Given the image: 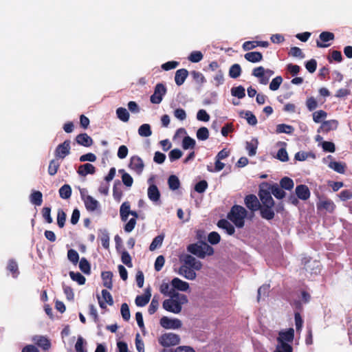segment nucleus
<instances>
[{"label":"nucleus","mask_w":352,"mask_h":352,"mask_svg":"<svg viewBox=\"0 0 352 352\" xmlns=\"http://www.w3.org/2000/svg\"><path fill=\"white\" fill-rule=\"evenodd\" d=\"M294 337V330L292 328L280 331L274 352H292L293 349L290 343L292 342Z\"/></svg>","instance_id":"nucleus-1"},{"label":"nucleus","mask_w":352,"mask_h":352,"mask_svg":"<svg viewBox=\"0 0 352 352\" xmlns=\"http://www.w3.org/2000/svg\"><path fill=\"white\" fill-rule=\"evenodd\" d=\"M188 302L187 297L184 294L179 293L170 296L168 299L165 300L163 302V308L174 314H179L181 312L182 309V305Z\"/></svg>","instance_id":"nucleus-2"},{"label":"nucleus","mask_w":352,"mask_h":352,"mask_svg":"<svg viewBox=\"0 0 352 352\" xmlns=\"http://www.w3.org/2000/svg\"><path fill=\"white\" fill-rule=\"evenodd\" d=\"M187 250L189 252L200 258H204L206 256H210L214 253L213 248L206 243L190 244L188 246Z\"/></svg>","instance_id":"nucleus-3"},{"label":"nucleus","mask_w":352,"mask_h":352,"mask_svg":"<svg viewBox=\"0 0 352 352\" xmlns=\"http://www.w3.org/2000/svg\"><path fill=\"white\" fill-rule=\"evenodd\" d=\"M246 216L247 210L243 206H234L228 214V219L237 228H243Z\"/></svg>","instance_id":"nucleus-4"},{"label":"nucleus","mask_w":352,"mask_h":352,"mask_svg":"<svg viewBox=\"0 0 352 352\" xmlns=\"http://www.w3.org/2000/svg\"><path fill=\"white\" fill-rule=\"evenodd\" d=\"M159 343L164 347H169L179 344L180 337L174 333H165L158 338Z\"/></svg>","instance_id":"nucleus-5"},{"label":"nucleus","mask_w":352,"mask_h":352,"mask_svg":"<svg viewBox=\"0 0 352 352\" xmlns=\"http://www.w3.org/2000/svg\"><path fill=\"white\" fill-rule=\"evenodd\" d=\"M160 325L166 329H178L182 327V322L178 318L163 316L160 320Z\"/></svg>","instance_id":"nucleus-6"},{"label":"nucleus","mask_w":352,"mask_h":352,"mask_svg":"<svg viewBox=\"0 0 352 352\" xmlns=\"http://www.w3.org/2000/svg\"><path fill=\"white\" fill-rule=\"evenodd\" d=\"M128 167L137 175H140L144 170V163L139 156L134 155L130 158Z\"/></svg>","instance_id":"nucleus-7"},{"label":"nucleus","mask_w":352,"mask_h":352,"mask_svg":"<svg viewBox=\"0 0 352 352\" xmlns=\"http://www.w3.org/2000/svg\"><path fill=\"white\" fill-rule=\"evenodd\" d=\"M166 92V89L164 85L159 83L155 87L153 94L151 96V102L153 104H160L163 98V96Z\"/></svg>","instance_id":"nucleus-8"},{"label":"nucleus","mask_w":352,"mask_h":352,"mask_svg":"<svg viewBox=\"0 0 352 352\" xmlns=\"http://www.w3.org/2000/svg\"><path fill=\"white\" fill-rule=\"evenodd\" d=\"M70 141L65 140L63 143L58 145L55 150V156L57 159H64L70 153Z\"/></svg>","instance_id":"nucleus-9"},{"label":"nucleus","mask_w":352,"mask_h":352,"mask_svg":"<svg viewBox=\"0 0 352 352\" xmlns=\"http://www.w3.org/2000/svg\"><path fill=\"white\" fill-rule=\"evenodd\" d=\"M195 271H197V270H194L193 268H192L189 266L182 264L179 267V268L177 271V273H178V274L183 276L186 279H188L190 280H193L197 277V274H196Z\"/></svg>","instance_id":"nucleus-10"},{"label":"nucleus","mask_w":352,"mask_h":352,"mask_svg":"<svg viewBox=\"0 0 352 352\" xmlns=\"http://www.w3.org/2000/svg\"><path fill=\"white\" fill-rule=\"evenodd\" d=\"M334 39V34L330 32H322L319 36V40L316 41L317 47H327L330 45L327 43Z\"/></svg>","instance_id":"nucleus-11"},{"label":"nucleus","mask_w":352,"mask_h":352,"mask_svg":"<svg viewBox=\"0 0 352 352\" xmlns=\"http://www.w3.org/2000/svg\"><path fill=\"white\" fill-rule=\"evenodd\" d=\"M183 264L189 266L194 270H200L202 268V263L190 254H186L182 258Z\"/></svg>","instance_id":"nucleus-12"},{"label":"nucleus","mask_w":352,"mask_h":352,"mask_svg":"<svg viewBox=\"0 0 352 352\" xmlns=\"http://www.w3.org/2000/svg\"><path fill=\"white\" fill-rule=\"evenodd\" d=\"M148 182L150 184L147 190L148 197L153 202H157L160 198V192L157 187L155 184H151L152 179H149Z\"/></svg>","instance_id":"nucleus-13"},{"label":"nucleus","mask_w":352,"mask_h":352,"mask_svg":"<svg viewBox=\"0 0 352 352\" xmlns=\"http://www.w3.org/2000/svg\"><path fill=\"white\" fill-rule=\"evenodd\" d=\"M245 204L252 211H256L261 208V205L257 197L254 195L246 196L245 198Z\"/></svg>","instance_id":"nucleus-14"},{"label":"nucleus","mask_w":352,"mask_h":352,"mask_svg":"<svg viewBox=\"0 0 352 352\" xmlns=\"http://www.w3.org/2000/svg\"><path fill=\"white\" fill-rule=\"evenodd\" d=\"M259 197L264 206H274V202L270 192L261 189L259 191Z\"/></svg>","instance_id":"nucleus-15"},{"label":"nucleus","mask_w":352,"mask_h":352,"mask_svg":"<svg viewBox=\"0 0 352 352\" xmlns=\"http://www.w3.org/2000/svg\"><path fill=\"white\" fill-rule=\"evenodd\" d=\"M32 341L45 351L51 347L50 341L45 336H35L32 338Z\"/></svg>","instance_id":"nucleus-16"},{"label":"nucleus","mask_w":352,"mask_h":352,"mask_svg":"<svg viewBox=\"0 0 352 352\" xmlns=\"http://www.w3.org/2000/svg\"><path fill=\"white\" fill-rule=\"evenodd\" d=\"M318 210H325L328 212H333L336 208L334 203L328 199H320L317 203Z\"/></svg>","instance_id":"nucleus-17"},{"label":"nucleus","mask_w":352,"mask_h":352,"mask_svg":"<svg viewBox=\"0 0 352 352\" xmlns=\"http://www.w3.org/2000/svg\"><path fill=\"white\" fill-rule=\"evenodd\" d=\"M98 302L102 308L105 307L106 305H112L113 304L111 294L106 289L102 291V298L98 297Z\"/></svg>","instance_id":"nucleus-18"},{"label":"nucleus","mask_w":352,"mask_h":352,"mask_svg":"<svg viewBox=\"0 0 352 352\" xmlns=\"http://www.w3.org/2000/svg\"><path fill=\"white\" fill-rule=\"evenodd\" d=\"M171 286L175 290L177 289L181 292H186L189 289V283L179 278H174L171 280Z\"/></svg>","instance_id":"nucleus-19"},{"label":"nucleus","mask_w":352,"mask_h":352,"mask_svg":"<svg viewBox=\"0 0 352 352\" xmlns=\"http://www.w3.org/2000/svg\"><path fill=\"white\" fill-rule=\"evenodd\" d=\"M296 194L297 197L302 200H307L310 197V191L306 185H299L296 188Z\"/></svg>","instance_id":"nucleus-20"},{"label":"nucleus","mask_w":352,"mask_h":352,"mask_svg":"<svg viewBox=\"0 0 352 352\" xmlns=\"http://www.w3.org/2000/svg\"><path fill=\"white\" fill-rule=\"evenodd\" d=\"M83 200L85 207L89 211H95L99 207V202L90 195L84 197Z\"/></svg>","instance_id":"nucleus-21"},{"label":"nucleus","mask_w":352,"mask_h":352,"mask_svg":"<svg viewBox=\"0 0 352 352\" xmlns=\"http://www.w3.org/2000/svg\"><path fill=\"white\" fill-rule=\"evenodd\" d=\"M96 172V168L91 164H85L80 165L77 170V173L79 175L85 177L88 174H94Z\"/></svg>","instance_id":"nucleus-22"},{"label":"nucleus","mask_w":352,"mask_h":352,"mask_svg":"<svg viewBox=\"0 0 352 352\" xmlns=\"http://www.w3.org/2000/svg\"><path fill=\"white\" fill-rule=\"evenodd\" d=\"M338 122L336 120H331L324 121L322 123L320 129H318V132H329L331 130H336L338 128Z\"/></svg>","instance_id":"nucleus-23"},{"label":"nucleus","mask_w":352,"mask_h":352,"mask_svg":"<svg viewBox=\"0 0 352 352\" xmlns=\"http://www.w3.org/2000/svg\"><path fill=\"white\" fill-rule=\"evenodd\" d=\"M151 294L149 289H147L145 294L142 296H138L135 298V304L139 307L145 306L150 300Z\"/></svg>","instance_id":"nucleus-24"},{"label":"nucleus","mask_w":352,"mask_h":352,"mask_svg":"<svg viewBox=\"0 0 352 352\" xmlns=\"http://www.w3.org/2000/svg\"><path fill=\"white\" fill-rule=\"evenodd\" d=\"M76 140L80 145L88 147L93 144L92 138L87 133H81L76 136Z\"/></svg>","instance_id":"nucleus-25"},{"label":"nucleus","mask_w":352,"mask_h":352,"mask_svg":"<svg viewBox=\"0 0 352 352\" xmlns=\"http://www.w3.org/2000/svg\"><path fill=\"white\" fill-rule=\"evenodd\" d=\"M258 145V141L256 138H254L250 142H246L245 148L250 156H254L256 154Z\"/></svg>","instance_id":"nucleus-26"},{"label":"nucleus","mask_w":352,"mask_h":352,"mask_svg":"<svg viewBox=\"0 0 352 352\" xmlns=\"http://www.w3.org/2000/svg\"><path fill=\"white\" fill-rule=\"evenodd\" d=\"M188 72L186 69H178L176 72L175 76V83L178 86L182 85L186 80V79L188 76Z\"/></svg>","instance_id":"nucleus-27"},{"label":"nucleus","mask_w":352,"mask_h":352,"mask_svg":"<svg viewBox=\"0 0 352 352\" xmlns=\"http://www.w3.org/2000/svg\"><path fill=\"white\" fill-rule=\"evenodd\" d=\"M160 291L164 296H167L169 297L178 293L176 292V291L171 286V285H169L168 283L164 282L161 284L160 287Z\"/></svg>","instance_id":"nucleus-28"},{"label":"nucleus","mask_w":352,"mask_h":352,"mask_svg":"<svg viewBox=\"0 0 352 352\" xmlns=\"http://www.w3.org/2000/svg\"><path fill=\"white\" fill-rule=\"evenodd\" d=\"M245 58L251 63H258L263 59V55L258 52H248L244 56Z\"/></svg>","instance_id":"nucleus-29"},{"label":"nucleus","mask_w":352,"mask_h":352,"mask_svg":"<svg viewBox=\"0 0 352 352\" xmlns=\"http://www.w3.org/2000/svg\"><path fill=\"white\" fill-rule=\"evenodd\" d=\"M131 209H130V204L129 202L125 201L124 202L120 209V214L122 221H126L129 217V215L130 214Z\"/></svg>","instance_id":"nucleus-30"},{"label":"nucleus","mask_w":352,"mask_h":352,"mask_svg":"<svg viewBox=\"0 0 352 352\" xmlns=\"http://www.w3.org/2000/svg\"><path fill=\"white\" fill-rule=\"evenodd\" d=\"M217 225L219 228L226 230V232L230 235L234 233V228L229 221L226 219H221L219 221Z\"/></svg>","instance_id":"nucleus-31"},{"label":"nucleus","mask_w":352,"mask_h":352,"mask_svg":"<svg viewBox=\"0 0 352 352\" xmlns=\"http://www.w3.org/2000/svg\"><path fill=\"white\" fill-rule=\"evenodd\" d=\"M329 167L338 173L343 174L345 172L346 164L340 162H331Z\"/></svg>","instance_id":"nucleus-32"},{"label":"nucleus","mask_w":352,"mask_h":352,"mask_svg":"<svg viewBox=\"0 0 352 352\" xmlns=\"http://www.w3.org/2000/svg\"><path fill=\"white\" fill-rule=\"evenodd\" d=\"M113 274L111 272H104L102 273V278L103 281V285L108 289H111Z\"/></svg>","instance_id":"nucleus-33"},{"label":"nucleus","mask_w":352,"mask_h":352,"mask_svg":"<svg viewBox=\"0 0 352 352\" xmlns=\"http://www.w3.org/2000/svg\"><path fill=\"white\" fill-rule=\"evenodd\" d=\"M273 206H264L260 208L261 214L263 218L270 220L274 218V212L272 210Z\"/></svg>","instance_id":"nucleus-34"},{"label":"nucleus","mask_w":352,"mask_h":352,"mask_svg":"<svg viewBox=\"0 0 352 352\" xmlns=\"http://www.w3.org/2000/svg\"><path fill=\"white\" fill-rule=\"evenodd\" d=\"M241 116L244 117L250 125L255 126L257 124L256 116L250 111L241 112Z\"/></svg>","instance_id":"nucleus-35"},{"label":"nucleus","mask_w":352,"mask_h":352,"mask_svg":"<svg viewBox=\"0 0 352 352\" xmlns=\"http://www.w3.org/2000/svg\"><path fill=\"white\" fill-rule=\"evenodd\" d=\"M119 173L122 174V181L123 184L126 187H131L133 183V177L124 169L119 170Z\"/></svg>","instance_id":"nucleus-36"},{"label":"nucleus","mask_w":352,"mask_h":352,"mask_svg":"<svg viewBox=\"0 0 352 352\" xmlns=\"http://www.w3.org/2000/svg\"><path fill=\"white\" fill-rule=\"evenodd\" d=\"M30 201L36 206H41L43 202V195L40 191H34L30 195Z\"/></svg>","instance_id":"nucleus-37"},{"label":"nucleus","mask_w":352,"mask_h":352,"mask_svg":"<svg viewBox=\"0 0 352 352\" xmlns=\"http://www.w3.org/2000/svg\"><path fill=\"white\" fill-rule=\"evenodd\" d=\"M138 134L141 137H149L152 134L151 126L148 124H143L138 129Z\"/></svg>","instance_id":"nucleus-38"},{"label":"nucleus","mask_w":352,"mask_h":352,"mask_svg":"<svg viewBox=\"0 0 352 352\" xmlns=\"http://www.w3.org/2000/svg\"><path fill=\"white\" fill-rule=\"evenodd\" d=\"M60 166V162H58V159L56 158L52 160L50 162L48 167V173L53 176L56 174Z\"/></svg>","instance_id":"nucleus-39"},{"label":"nucleus","mask_w":352,"mask_h":352,"mask_svg":"<svg viewBox=\"0 0 352 352\" xmlns=\"http://www.w3.org/2000/svg\"><path fill=\"white\" fill-rule=\"evenodd\" d=\"M59 195L62 199H69L72 195V188L69 185L65 184L59 189Z\"/></svg>","instance_id":"nucleus-40"},{"label":"nucleus","mask_w":352,"mask_h":352,"mask_svg":"<svg viewBox=\"0 0 352 352\" xmlns=\"http://www.w3.org/2000/svg\"><path fill=\"white\" fill-rule=\"evenodd\" d=\"M294 130L293 126L285 124H280L276 126V132L278 133L291 134Z\"/></svg>","instance_id":"nucleus-41"},{"label":"nucleus","mask_w":352,"mask_h":352,"mask_svg":"<svg viewBox=\"0 0 352 352\" xmlns=\"http://www.w3.org/2000/svg\"><path fill=\"white\" fill-rule=\"evenodd\" d=\"M280 187L285 190H292L294 188V184L292 179L285 177L280 182Z\"/></svg>","instance_id":"nucleus-42"},{"label":"nucleus","mask_w":352,"mask_h":352,"mask_svg":"<svg viewBox=\"0 0 352 352\" xmlns=\"http://www.w3.org/2000/svg\"><path fill=\"white\" fill-rule=\"evenodd\" d=\"M271 193L277 199H283L285 196V192L283 188L277 185L271 187Z\"/></svg>","instance_id":"nucleus-43"},{"label":"nucleus","mask_w":352,"mask_h":352,"mask_svg":"<svg viewBox=\"0 0 352 352\" xmlns=\"http://www.w3.org/2000/svg\"><path fill=\"white\" fill-rule=\"evenodd\" d=\"M116 114L118 118L123 122H127L129 119V113L125 108L119 107L117 109Z\"/></svg>","instance_id":"nucleus-44"},{"label":"nucleus","mask_w":352,"mask_h":352,"mask_svg":"<svg viewBox=\"0 0 352 352\" xmlns=\"http://www.w3.org/2000/svg\"><path fill=\"white\" fill-rule=\"evenodd\" d=\"M168 184L170 189L175 190L179 188L180 182L178 177L175 175H171L168 179Z\"/></svg>","instance_id":"nucleus-45"},{"label":"nucleus","mask_w":352,"mask_h":352,"mask_svg":"<svg viewBox=\"0 0 352 352\" xmlns=\"http://www.w3.org/2000/svg\"><path fill=\"white\" fill-rule=\"evenodd\" d=\"M231 94L239 99L243 98L245 96V89L241 85L236 87H232L231 89Z\"/></svg>","instance_id":"nucleus-46"},{"label":"nucleus","mask_w":352,"mask_h":352,"mask_svg":"<svg viewBox=\"0 0 352 352\" xmlns=\"http://www.w3.org/2000/svg\"><path fill=\"white\" fill-rule=\"evenodd\" d=\"M195 140L189 136H186L182 141V147L184 149L187 150L193 148L195 146Z\"/></svg>","instance_id":"nucleus-47"},{"label":"nucleus","mask_w":352,"mask_h":352,"mask_svg":"<svg viewBox=\"0 0 352 352\" xmlns=\"http://www.w3.org/2000/svg\"><path fill=\"white\" fill-rule=\"evenodd\" d=\"M163 240H164L163 235H158L156 237H155L153 239L152 243L150 245L149 250L151 251H154L158 247H160L162 244Z\"/></svg>","instance_id":"nucleus-48"},{"label":"nucleus","mask_w":352,"mask_h":352,"mask_svg":"<svg viewBox=\"0 0 352 352\" xmlns=\"http://www.w3.org/2000/svg\"><path fill=\"white\" fill-rule=\"evenodd\" d=\"M241 73V69L239 64H234L231 66L229 70V75L232 78H238Z\"/></svg>","instance_id":"nucleus-49"},{"label":"nucleus","mask_w":352,"mask_h":352,"mask_svg":"<svg viewBox=\"0 0 352 352\" xmlns=\"http://www.w3.org/2000/svg\"><path fill=\"white\" fill-rule=\"evenodd\" d=\"M69 276L71 278L76 281L79 285H84L85 283V278L79 272H70Z\"/></svg>","instance_id":"nucleus-50"},{"label":"nucleus","mask_w":352,"mask_h":352,"mask_svg":"<svg viewBox=\"0 0 352 352\" xmlns=\"http://www.w3.org/2000/svg\"><path fill=\"white\" fill-rule=\"evenodd\" d=\"M209 137V131L206 127H201L197 131V138L199 140H206Z\"/></svg>","instance_id":"nucleus-51"},{"label":"nucleus","mask_w":352,"mask_h":352,"mask_svg":"<svg viewBox=\"0 0 352 352\" xmlns=\"http://www.w3.org/2000/svg\"><path fill=\"white\" fill-rule=\"evenodd\" d=\"M79 267L83 273L86 274H89L90 273V265L86 258H81V260L79 262Z\"/></svg>","instance_id":"nucleus-52"},{"label":"nucleus","mask_w":352,"mask_h":352,"mask_svg":"<svg viewBox=\"0 0 352 352\" xmlns=\"http://www.w3.org/2000/svg\"><path fill=\"white\" fill-rule=\"evenodd\" d=\"M159 307V298L154 296L151 300V302L148 307V311L149 314H153L158 309Z\"/></svg>","instance_id":"nucleus-53"},{"label":"nucleus","mask_w":352,"mask_h":352,"mask_svg":"<svg viewBox=\"0 0 352 352\" xmlns=\"http://www.w3.org/2000/svg\"><path fill=\"white\" fill-rule=\"evenodd\" d=\"M203 58V54L199 51H194L192 52L189 57L188 60L192 63H198L201 61Z\"/></svg>","instance_id":"nucleus-54"},{"label":"nucleus","mask_w":352,"mask_h":352,"mask_svg":"<svg viewBox=\"0 0 352 352\" xmlns=\"http://www.w3.org/2000/svg\"><path fill=\"white\" fill-rule=\"evenodd\" d=\"M223 81H224L223 73L221 70H219L214 76L213 83L216 87H219V85H221L223 83Z\"/></svg>","instance_id":"nucleus-55"},{"label":"nucleus","mask_w":352,"mask_h":352,"mask_svg":"<svg viewBox=\"0 0 352 352\" xmlns=\"http://www.w3.org/2000/svg\"><path fill=\"white\" fill-rule=\"evenodd\" d=\"M282 82H283L282 77L280 76H276L270 82V89L272 91H276V90L278 89L280 85L282 83Z\"/></svg>","instance_id":"nucleus-56"},{"label":"nucleus","mask_w":352,"mask_h":352,"mask_svg":"<svg viewBox=\"0 0 352 352\" xmlns=\"http://www.w3.org/2000/svg\"><path fill=\"white\" fill-rule=\"evenodd\" d=\"M65 220H66V214L65 213V212L63 210L59 209L58 210V214H57L58 226L60 228H63L65 225Z\"/></svg>","instance_id":"nucleus-57"},{"label":"nucleus","mask_w":352,"mask_h":352,"mask_svg":"<svg viewBox=\"0 0 352 352\" xmlns=\"http://www.w3.org/2000/svg\"><path fill=\"white\" fill-rule=\"evenodd\" d=\"M327 117V113L322 110L316 111L313 114V120L315 122L319 123Z\"/></svg>","instance_id":"nucleus-58"},{"label":"nucleus","mask_w":352,"mask_h":352,"mask_svg":"<svg viewBox=\"0 0 352 352\" xmlns=\"http://www.w3.org/2000/svg\"><path fill=\"white\" fill-rule=\"evenodd\" d=\"M68 259L74 264H77L79 261L78 253L74 250H69L67 252Z\"/></svg>","instance_id":"nucleus-59"},{"label":"nucleus","mask_w":352,"mask_h":352,"mask_svg":"<svg viewBox=\"0 0 352 352\" xmlns=\"http://www.w3.org/2000/svg\"><path fill=\"white\" fill-rule=\"evenodd\" d=\"M121 314L123 319L126 321H128L130 319V311L129 306L126 303H123L121 306Z\"/></svg>","instance_id":"nucleus-60"},{"label":"nucleus","mask_w":352,"mask_h":352,"mask_svg":"<svg viewBox=\"0 0 352 352\" xmlns=\"http://www.w3.org/2000/svg\"><path fill=\"white\" fill-rule=\"evenodd\" d=\"M274 74V72L271 69H267L265 74L259 78L260 83L263 85L267 84L269 79Z\"/></svg>","instance_id":"nucleus-61"},{"label":"nucleus","mask_w":352,"mask_h":352,"mask_svg":"<svg viewBox=\"0 0 352 352\" xmlns=\"http://www.w3.org/2000/svg\"><path fill=\"white\" fill-rule=\"evenodd\" d=\"M182 156V152L178 148H175V149L172 150L168 154V157H169L170 162H173L176 160H178Z\"/></svg>","instance_id":"nucleus-62"},{"label":"nucleus","mask_w":352,"mask_h":352,"mask_svg":"<svg viewBox=\"0 0 352 352\" xmlns=\"http://www.w3.org/2000/svg\"><path fill=\"white\" fill-rule=\"evenodd\" d=\"M220 235L216 232H212L208 236V241L212 244H217L220 241Z\"/></svg>","instance_id":"nucleus-63"},{"label":"nucleus","mask_w":352,"mask_h":352,"mask_svg":"<svg viewBox=\"0 0 352 352\" xmlns=\"http://www.w3.org/2000/svg\"><path fill=\"white\" fill-rule=\"evenodd\" d=\"M135 346L138 352H145L144 344L142 340L139 333H137L135 336Z\"/></svg>","instance_id":"nucleus-64"}]
</instances>
